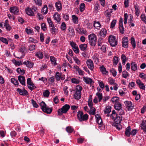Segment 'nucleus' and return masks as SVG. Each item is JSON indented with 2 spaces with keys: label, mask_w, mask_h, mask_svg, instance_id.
<instances>
[{
  "label": "nucleus",
  "mask_w": 146,
  "mask_h": 146,
  "mask_svg": "<svg viewBox=\"0 0 146 146\" xmlns=\"http://www.w3.org/2000/svg\"><path fill=\"white\" fill-rule=\"evenodd\" d=\"M61 29L63 31L66 29V25L64 22L62 23L61 26Z\"/></svg>",
  "instance_id": "nucleus-64"
},
{
  "label": "nucleus",
  "mask_w": 146,
  "mask_h": 146,
  "mask_svg": "<svg viewBox=\"0 0 146 146\" xmlns=\"http://www.w3.org/2000/svg\"><path fill=\"white\" fill-rule=\"evenodd\" d=\"M108 82L111 85H117V84L115 82V80L111 78H109L108 79Z\"/></svg>",
  "instance_id": "nucleus-36"
},
{
  "label": "nucleus",
  "mask_w": 146,
  "mask_h": 146,
  "mask_svg": "<svg viewBox=\"0 0 146 146\" xmlns=\"http://www.w3.org/2000/svg\"><path fill=\"white\" fill-rule=\"evenodd\" d=\"M121 57L122 64L124 65L125 64L126 61H127L126 56L124 54H122L121 56Z\"/></svg>",
  "instance_id": "nucleus-41"
},
{
  "label": "nucleus",
  "mask_w": 146,
  "mask_h": 146,
  "mask_svg": "<svg viewBox=\"0 0 146 146\" xmlns=\"http://www.w3.org/2000/svg\"><path fill=\"white\" fill-rule=\"evenodd\" d=\"M23 64L26 65L27 67L30 68L33 67L34 64L33 63L29 61L27 62H24Z\"/></svg>",
  "instance_id": "nucleus-24"
},
{
  "label": "nucleus",
  "mask_w": 146,
  "mask_h": 146,
  "mask_svg": "<svg viewBox=\"0 0 146 146\" xmlns=\"http://www.w3.org/2000/svg\"><path fill=\"white\" fill-rule=\"evenodd\" d=\"M17 72L21 75L25 73V70H21L20 68H18L17 69Z\"/></svg>",
  "instance_id": "nucleus-46"
},
{
  "label": "nucleus",
  "mask_w": 146,
  "mask_h": 146,
  "mask_svg": "<svg viewBox=\"0 0 146 146\" xmlns=\"http://www.w3.org/2000/svg\"><path fill=\"white\" fill-rule=\"evenodd\" d=\"M106 34L107 30L104 29H102L99 33L100 35L102 37H105Z\"/></svg>",
  "instance_id": "nucleus-19"
},
{
  "label": "nucleus",
  "mask_w": 146,
  "mask_h": 146,
  "mask_svg": "<svg viewBox=\"0 0 146 146\" xmlns=\"http://www.w3.org/2000/svg\"><path fill=\"white\" fill-rule=\"evenodd\" d=\"M88 40L90 44L92 46H95L96 43L97 37L94 33H92L88 35Z\"/></svg>",
  "instance_id": "nucleus-4"
},
{
  "label": "nucleus",
  "mask_w": 146,
  "mask_h": 146,
  "mask_svg": "<svg viewBox=\"0 0 146 146\" xmlns=\"http://www.w3.org/2000/svg\"><path fill=\"white\" fill-rule=\"evenodd\" d=\"M11 82L15 85H18L19 84V82L17 80L15 79L14 78H11Z\"/></svg>",
  "instance_id": "nucleus-44"
},
{
  "label": "nucleus",
  "mask_w": 146,
  "mask_h": 146,
  "mask_svg": "<svg viewBox=\"0 0 146 146\" xmlns=\"http://www.w3.org/2000/svg\"><path fill=\"white\" fill-rule=\"evenodd\" d=\"M140 17L142 21L146 24V17L145 15L142 14L140 16Z\"/></svg>",
  "instance_id": "nucleus-50"
},
{
  "label": "nucleus",
  "mask_w": 146,
  "mask_h": 146,
  "mask_svg": "<svg viewBox=\"0 0 146 146\" xmlns=\"http://www.w3.org/2000/svg\"><path fill=\"white\" fill-rule=\"evenodd\" d=\"M140 126L141 127V129L146 132V120H142Z\"/></svg>",
  "instance_id": "nucleus-17"
},
{
  "label": "nucleus",
  "mask_w": 146,
  "mask_h": 146,
  "mask_svg": "<svg viewBox=\"0 0 146 146\" xmlns=\"http://www.w3.org/2000/svg\"><path fill=\"white\" fill-rule=\"evenodd\" d=\"M131 69L134 71H135L137 69V65L133 62L131 63Z\"/></svg>",
  "instance_id": "nucleus-25"
},
{
  "label": "nucleus",
  "mask_w": 146,
  "mask_h": 146,
  "mask_svg": "<svg viewBox=\"0 0 146 146\" xmlns=\"http://www.w3.org/2000/svg\"><path fill=\"white\" fill-rule=\"evenodd\" d=\"M124 103L128 110H131L133 108L134 106L131 101H125Z\"/></svg>",
  "instance_id": "nucleus-11"
},
{
  "label": "nucleus",
  "mask_w": 146,
  "mask_h": 146,
  "mask_svg": "<svg viewBox=\"0 0 146 146\" xmlns=\"http://www.w3.org/2000/svg\"><path fill=\"white\" fill-rule=\"evenodd\" d=\"M114 107L115 109L117 110L121 108V105L119 102L115 104Z\"/></svg>",
  "instance_id": "nucleus-34"
},
{
  "label": "nucleus",
  "mask_w": 146,
  "mask_h": 146,
  "mask_svg": "<svg viewBox=\"0 0 146 146\" xmlns=\"http://www.w3.org/2000/svg\"><path fill=\"white\" fill-rule=\"evenodd\" d=\"M66 130L68 133H70L72 132L74 129L71 126H68L66 127Z\"/></svg>",
  "instance_id": "nucleus-39"
},
{
  "label": "nucleus",
  "mask_w": 146,
  "mask_h": 146,
  "mask_svg": "<svg viewBox=\"0 0 146 146\" xmlns=\"http://www.w3.org/2000/svg\"><path fill=\"white\" fill-rule=\"evenodd\" d=\"M130 19L128 22V23L129 25H131V26L132 27H133L134 26V24L133 23V20L132 19V18H133V16L131 15H130Z\"/></svg>",
  "instance_id": "nucleus-43"
},
{
  "label": "nucleus",
  "mask_w": 146,
  "mask_h": 146,
  "mask_svg": "<svg viewBox=\"0 0 146 146\" xmlns=\"http://www.w3.org/2000/svg\"><path fill=\"white\" fill-rule=\"evenodd\" d=\"M88 105L90 109L93 108V104L92 98H90L88 100Z\"/></svg>",
  "instance_id": "nucleus-47"
},
{
  "label": "nucleus",
  "mask_w": 146,
  "mask_h": 146,
  "mask_svg": "<svg viewBox=\"0 0 146 146\" xmlns=\"http://www.w3.org/2000/svg\"><path fill=\"white\" fill-rule=\"evenodd\" d=\"M108 41L112 46H115L117 44V40L116 39V37L113 35H110L109 36Z\"/></svg>",
  "instance_id": "nucleus-7"
},
{
  "label": "nucleus",
  "mask_w": 146,
  "mask_h": 146,
  "mask_svg": "<svg viewBox=\"0 0 146 146\" xmlns=\"http://www.w3.org/2000/svg\"><path fill=\"white\" fill-rule=\"evenodd\" d=\"M72 17L73 22L74 24L77 23L78 22V18L75 15H72Z\"/></svg>",
  "instance_id": "nucleus-32"
},
{
  "label": "nucleus",
  "mask_w": 146,
  "mask_h": 146,
  "mask_svg": "<svg viewBox=\"0 0 146 146\" xmlns=\"http://www.w3.org/2000/svg\"><path fill=\"white\" fill-rule=\"evenodd\" d=\"M111 117L114 120L115 123H120L122 120V116H119L116 113L115 111L114 110L112 111Z\"/></svg>",
  "instance_id": "nucleus-3"
},
{
  "label": "nucleus",
  "mask_w": 146,
  "mask_h": 146,
  "mask_svg": "<svg viewBox=\"0 0 146 146\" xmlns=\"http://www.w3.org/2000/svg\"><path fill=\"white\" fill-rule=\"evenodd\" d=\"M82 89V87L81 86L79 85L76 86V90H74L75 92L74 95V98L75 99L78 100L81 98V91Z\"/></svg>",
  "instance_id": "nucleus-1"
},
{
  "label": "nucleus",
  "mask_w": 146,
  "mask_h": 146,
  "mask_svg": "<svg viewBox=\"0 0 146 146\" xmlns=\"http://www.w3.org/2000/svg\"><path fill=\"white\" fill-rule=\"evenodd\" d=\"M41 12L44 14H46L48 12V9L46 5H45L41 10Z\"/></svg>",
  "instance_id": "nucleus-45"
},
{
  "label": "nucleus",
  "mask_w": 146,
  "mask_h": 146,
  "mask_svg": "<svg viewBox=\"0 0 146 146\" xmlns=\"http://www.w3.org/2000/svg\"><path fill=\"white\" fill-rule=\"evenodd\" d=\"M70 108L69 105L66 104L61 109H58V114L59 115H62L63 113L67 112Z\"/></svg>",
  "instance_id": "nucleus-6"
},
{
  "label": "nucleus",
  "mask_w": 146,
  "mask_h": 146,
  "mask_svg": "<svg viewBox=\"0 0 146 146\" xmlns=\"http://www.w3.org/2000/svg\"><path fill=\"white\" fill-rule=\"evenodd\" d=\"M18 79L20 83L23 85H25V78L22 76H19L18 77Z\"/></svg>",
  "instance_id": "nucleus-18"
},
{
  "label": "nucleus",
  "mask_w": 146,
  "mask_h": 146,
  "mask_svg": "<svg viewBox=\"0 0 146 146\" xmlns=\"http://www.w3.org/2000/svg\"><path fill=\"white\" fill-rule=\"evenodd\" d=\"M10 9V12L13 13L15 14L19 11L18 9L16 7H11Z\"/></svg>",
  "instance_id": "nucleus-23"
},
{
  "label": "nucleus",
  "mask_w": 146,
  "mask_h": 146,
  "mask_svg": "<svg viewBox=\"0 0 146 146\" xmlns=\"http://www.w3.org/2000/svg\"><path fill=\"white\" fill-rule=\"evenodd\" d=\"M68 87L67 86H65L63 88V91L64 92V93L65 95H68V91L67 90Z\"/></svg>",
  "instance_id": "nucleus-61"
},
{
  "label": "nucleus",
  "mask_w": 146,
  "mask_h": 146,
  "mask_svg": "<svg viewBox=\"0 0 146 146\" xmlns=\"http://www.w3.org/2000/svg\"><path fill=\"white\" fill-rule=\"evenodd\" d=\"M85 4L84 3H81L80 5V11H83L84 9Z\"/></svg>",
  "instance_id": "nucleus-63"
},
{
  "label": "nucleus",
  "mask_w": 146,
  "mask_h": 146,
  "mask_svg": "<svg viewBox=\"0 0 146 146\" xmlns=\"http://www.w3.org/2000/svg\"><path fill=\"white\" fill-rule=\"evenodd\" d=\"M84 80L88 84H91L93 82L91 78L88 77H84Z\"/></svg>",
  "instance_id": "nucleus-26"
},
{
  "label": "nucleus",
  "mask_w": 146,
  "mask_h": 146,
  "mask_svg": "<svg viewBox=\"0 0 146 146\" xmlns=\"http://www.w3.org/2000/svg\"><path fill=\"white\" fill-rule=\"evenodd\" d=\"M80 48L82 51H85L86 50L87 45L86 44H80Z\"/></svg>",
  "instance_id": "nucleus-30"
},
{
  "label": "nucleus",
  "mask_w": 146,
  "mask_h": 146,
  "mask_svg": "<svg viewBox=\"0 0 146 146\" xmlns=\"http://www.w3.org/2000/svg\"><path fill=\"white\" fill-rule=\"evenodd\" d=\"M69 31V35L71 37L74 36L75 35L74 29L72 28L69 27L68 29Z\"/></svg>",
  "instance_id": "nucleus-27"
},
{
  "label": "nucleus",
  "mask_w": 146,
  "mask_h": 146,
  "mask_svg": "<svg viewBox=\"0 0 146 146\" xmlns=\"http://www.w3.org/2000/svg\"><path fill=\"white\" fill-rule=\"evenodd\" d=\"M111 107L109 106H108L106 107L104 112L106 114L109 113L111 111Z\"/></svg>",
  "instance_id": "nucleus-37"
},
{
  "label": "nucleus",
  "mask_w": 146,
  "mask_h": 146,
  "mask_svg": "<svg viewBox=\"0 0 146 146\" xmlns=\"http://www.w3.org/2000/svg\"><path fill=\"white\" fill-rule=\"evenodd\" d=\"M120 123H113V125L118 130L120 129L121 128V126L120 124Z\"/></svg>",
  "instance_id": "nucleus-49"
},
{
  "label": "nucleus",
  "mask_w": 146,
  "mask_h": 146,
  "mask_svg": "<svg viewBox=\"0 0 146 146\" xmlns=\"http://www.w3.org/2000/svg\"><path fill=\"white\" fill-rule=\"evenodd\" d=\"M47 20L50 27L54 26L53 22L50 18H48Z\"/></svg>",
  "instance_id": "nucleus-53"
},
{
  "label": "nucleus",
  "mask_w": 146,
  "mask_h": 146,
  "mask_svg": "<svg viewBox=\"0 0 146 146\" xmlns=\"http://www.w3.org/2000/svg\"><path fill=\"white\" fill-rule=\"evenodd\" d=\"M134 7L135 9V15L138 17L139 15L140 11L139 9L138 6L137 5H134Z\"/></svg>",
  "instance_id": "nucleus-35"
},
{
  "label": "nucleus",
  "mask_w": 146,
  "mask_h": 146,
  "mask_svg": "<svg viewBox=\"0 0 146 146\" xmlns=\"http://www.w3.org/2000/svg\"><path fill=\"white\" fill-rule=\"evenodd\" d=\"M131 44L133 46V48H135L136 46V43L134 38L132 37H131Z\"/></svg>",
  "instance_id": "nucleus-40"
},
{
  "label": "nucleus",
  "mask_w": 146,
  "mask_h": 146,
  "mask_svg": "<svg viewBox=\"0 0 146 146\" xmlns=\"http://www.w3.org/2000/svg\"><path fill=\"white\" fill-rule=\"evenodd\" d=\"M32 103L33 107L35 108H37L38 106L36 102L33 99L31 100Z\"/></svg>",
  "instance_id": "nucleus-57"
},
{
  "label": "nucleus",
  "mask_w": 146,
  "mask_h": 146,
  "mask_svg": "<svg viewBox=\"0 0 146 146\" xmlns=\"http://www.w3.org/2000/svg\"><path fill=\"white\" fill-rule=\"evenodd\" d=\"M96 95L98 96L99 102H100L102 99V94L101 93L98 92L96 94Z\"/></svg>",
  "instance_id": "nucleus-48"
},
{
  "label": "nucleus",
  "mask_w": 146,
  "mask_h": 146,
  "mask_svg": "<svg viewBox=\"0 0 146 146\" xmlns=\"http://www.w3.org/2000/svg\"><path fill=\"white\" fill-rule=\"evenodd\" d=\"M128 40L127 37L124 36L122 39V46L123 47L127 48L128 47Z\"/></svg>",
  "instance_id": "nucleus-8"
},
{
  "label": "nucleus",
  "mask_w": 146,
  "mask_h": 146,
  "mask_svg": "<svg viewBox=\"0 0 146 146\" xmlns=\"http://www.w3.org/2000/svg\"><path fill=\"white\" fill-rule=\"evenodd\" d=\"M136 83L139 85V88L141 89L145 90V86L140 80L138 79L136 80Z\"/></svg>",
  "instance_id": "nucleus-15"
},
{
  "label": "nucleus",
  "mask_w": 146,
  "mask_h": 146,
  "mask_svg": "<svg viewBox=\"0 0 146 146\" xmlns=\"http://www.w3.org/2000/svg\"><path fill=\"white\" fill-rule=\"evenodd\" d=\"M123 19L121 17L119 21V29L120 32L122 34L124 33V29L123 25Z\"/></svg>",
  "instance_id": "nucleus-12"
},
{
  "label": "nucleus",
  "mask_w": 146,
  "mask_h": 146,
  "mask_svg": "<svg viewBox=\"0 0 146 146\" xmlns=\"http://www.w3.org/2000/svg\"><path fill=\"white\" fill-rule=\"evenodd\" d=\"M55 4L58 11H59L61 10L62 7L61 2L60 1H58L56 2Z\"/></svg>",
  "instance_id": "nucleus-20"
},
{
  "label": "nucleus",
  "mask_w": 146,
  "mask_h": 146,
  "mask_svg": "<svg viewBox=\"0 0 146 146\" xmlns=\"http://www.w3.org/2000/svg\"><path fill=\"white\" fill-rule=\"evenodd\" d=\"M110 72L112 74L113 76L115 77L116 76L117 72L113 68H112L110 70Z\"/></svg>",
  "instance_id": "nucleus-58"
},
{
  "label": "nucleus",
  "mask_w": 146,
  "mask_h": 146,
  "mask_svg": "<svg viewBox=\"0 0 146 146\" xmlns=\"http://www.w3.org/2000/svg\"><path fill=\"white\" fill-rule=\"evenodd\" d=\"M77 117L80 122H82L86 121L88 119V115L87 114H84L82 111H80L77 112Z\"/></svg>",
  "instance_id": "nucleus-2"
},
{
  "label": "nucleus",
  "mask_w": 146,
  "mask_h": 146,
  "mask_svg": "<svg viewBox=\"0 0 146 146\" xmlns=\"http://www.w3.org/2000/svg\"><path fill=\"white\" fill-rule=\"evenodd\" d=\"M131 129L130 128V127L129 126L127 127L125 131V133L126 135L127 136V137H129L130 136L131 133Z\"/></svg>",
  "instance_id": "nucleus-28"
},
{
  "label": "nucleus",
  "mask_w": 146,
  "mask_h": 146,
  "mask_svg": "<svg viewBox=\"0 0 146 146\" xmlns=\"http://www.w3.org/2000/svg\"><path fill=\"white\" fill-rule=\"evenodd\" d=\"M116 23V21L115 20H114L112 21L111 23V28H113L115 26Z\"/></svg>",
  "instance_id": "nucleus-60"
},
{
  "label": "nucleus",
  "mask_w": 146,
  "mask_h": 146,
  "mask_svg": "<svg viewBox=\"0 0 146 146\" xmlns=\"http://www.w3.org/2000/svg\"><path fill=\"white\" fill-rule=\"evenodd\" d=\"M35 56L40 59H42L43 57V53L40 51L37 52L35 54Z\"/></svg>",
  "instance_id": "nucleus-29"
},
{
  "label": "nucleus",
  "mask_w": 146,
  "mask_h": 146,
  "mask_svg": "<svg viewBox=\"0 0 146 146\" xmlns=\"http://www.w3.org/2000/svg\"><path fill=\"white\" fill-rule=\"evenodd\" d=\"M35 3L38 6H41L42 4V0H33Z\"/></svg>",
  "instance_id": "nucleus-54"
},
{
  "label": "nucleus",
  "mask_w": 146,
  "mask_h": 146,
  "mask_svg": "<svg viewBox=\"0 0 146 146\" xmlns=\"http://www.w3.org/2000/svg\"><path fill=\"white\" fill-rule=\"evenodd\" d=\"M111 101L115 103V104L117 103L119 101V98L117 97H113L111 98Z\"/></svg>",
  "instance_id": "nucleus-38"
},
{
  "label": "nucleus",
  "mask_w": 146,
  "mask_h": 146,
  "mask_svg": "<svg viewBox=\"0 0 146 146\" xmlns=\"http://www.w3.org/2000/svg\"><path fill=\"white\" fill-rule=\"evenodd\" d=\"M70 44L72 47V49L74 52L76 53L79 52V50L77 45L73 41H71L70 42Z\"/></svg>",
  "instance_id": "nucleus-9"
},
{
  "label": "nucleus",
  "mask_w": 146,
  "mask_h": 146,
  "mask_svg": "<svg viewBox=\"0 0 146 146\" xmlns=\"http://www.w3.org/2000/svg\"><path fill=\"white\" fill-rule=\"evenodd\" d=\"M96 118V121L99 125V127H102L103 125V123L101 119L98 114L95 115Z\"/></svg>",
  "instance_id": "nucleus-16"
},
{
  "label": "nucleus",
  "mask_w": 146,
  "mask_h": 146,
  "mask_svg": "<svg viewBox=\"0 0 146 146\" xmlns=\"http://www.w3.org/2000/svg\"><path fill=\"white\" fill-rule=\"evenodd\" d=\"M51 27H52L50 29V31L51 33L53 34H55L56 31L57 30L56 29L54 26Z\"/></svg>",
  "instance_id": "nucleus-52"
},
{
  "label": "nucleus",
  "mask_w": 146,
  "mask_h": 146,
  "mask_svg": "<svg viewBox=\"0 0 146 146\" xmlns=\"http://www.w3.org/2000/svg\"><path fill=\"white\" fill-rule=\"evenodd\" d=\"M86 63L88 68L91 71L93 70L94 68L93 61L91 59H89L87 60Z\"/></svg>",
  "instance_id": "nucleus-10"
},
{
  "label": "nucleus",
  "mask_w": 146,
  "mask_h": 146,
  "mask_svg": "<svg viewBox=\"0 0 146 146\" xmlns=\"http://www.w3.org/2000/svg\"><path fill=\"white\" fill-rule=\"evenodd\" d=\"M41 28L44 31H45L46 30V24L44 23H43L41 24Z\"/></svg>",
  "instance_id": "nucleus-62"
},
{
  "label": "nucleus",
  "mask_w": 146,
  "mask_h": 146,
  "mask_svg": "<svg viewBox=\"0 0 146 146\" xmlns=\"http://www.w3.org/2000/svg\"><path fill=\"white\" fill-rule=\"evenodd\" d=\"M25 11L26 13L30 16H33L35 15L34 13L29 7H27L25 9Z\"/></svg>",
  "instance_id": "nucleus-13"
},
{
  "label": "nucleus",
  "mask_w": 146,
  "mask_h": 146,
  "mask_svg": "<svg viewBox=\"0 0 146 146\" xmlns=\"http://www.w3.org/2000/svg\"><path fill=\"white\" fill-rule=\"evenodd\" d=\"M99 68L101 72L103 74H106L108 73V71L106 70V68L103 65L100 66Z\"/></svg>",
  "instance_id": "nucleus-22"
},
{
  "label": "nucleus",
  "mask_w": 146,
  "mask_h": 146,
  "mask_svg": "<svg viewBox=\"0 0 146 146\" xmlns=\"http://www.w3.org/2000/svg\"><path fill=\"white\" fill-rule=\"evenodd\" d=\"M40 105L41 107V109L44 112L49 114L52 112V109L48 107L44 102L42 101Z\"/></svg>",
  "instance_id": "nucleus-5"
},
{
  "label": "nucleus",
  "mask_w": 146,
  "mask_h": 146,
  "mask_svg": "<svg viewBox=\"0 0 146 146\" xmlns=\"http://www.w3.org/2000/svg\"><path fill=\"white\" fill-rule=\"evenodd\" d=\"M113 65L116 66L119 62V58L116 56H114L113 60Z\"/></svg>",
  "instance_id": "nucleus-31"
},
{
  "label": "nucleus",
  "mask_w": 146,
  "mask_h": 146,
  "mask_svg": "<svg viewBox=\"0 0 146 146\" xmlns=\"http://www.w3.org/2000/svg\"><path fill=\"white\" fill-rule=\"evenodd\" d=\"M12 61L13 63L16 65L19 66V65L22 64V63L21 62L17 61L15 60H13Z\"/></svg>",
  "instance_id": "nucleus-56"
},
{
  "label": "nucleus",
  "mask_w": 146,
  "mask_h": 146,
  "mask_svg": "<svg viewBox=\"0 0 146 146\" xmlns=\"http://www.w3.org/2000/svg\"><path fill=\"white\" fill-rule=\"evenodd\" d=\"M50 59L51 62L52 64H54V65H56V60L55 58L53 56H50Z\"/></svg>",
  "instance_id": "nucleus-42"
},
{
  "label": "nucleus",
  "mask_w": 146,
  "mask_h": 146,
  "mask_svg": "<svg viewBox=\"0 0 146 146\" xmlns=\"http://www.w3.org/2000/svg\"><path fill=\"white\" fill-rule=\"evenodd\" d=\"M54 19L58 22L60 23L61 18L60 17V15L58 13H56L54 14L53 16Z\"/></svg>",
  "instance_id": "nucleus-21"
},
{
  "label": "nucleus",
  "mask_w": 146,
  "mask_h": 146,
  "mask_svg": "<svg viewBox=\"0 0 146 146\" xmlns=\"http://www.w3.org/2000/svg\"><path fill=\"white\" fill-rule=\"evenodd\" d=\"M17 91L19 92L20 95L26 96L28 94L27 92L24 89L22 90L19 88H18L17 90Z\"/></svg>",
  "instance_id": "nucleus-14"
},
{
  "label": "nucleus",
  "mask_w": 146,
  "mask_h": 146,
  "mask_svg": "<svg viewBox=\"0 0 146 146\" xmlns=\"http://www.w3.org/2000/svg\"><path fill=\"white\" fill-rule=\"evenodd\" d=\"M128 75V73L126 71H125L123 72L122 76L123 78H126Z\"/></svg>",
  "instance_id": "nucleus-55"
},
{
  "label": "nucleus",
  "mask_w": 146,
  "mask_h": 146,
  "mask_svg": "<svg viewBox=\"0 0 146 146\" xmlns=\"http://www.w3.org/2000/svg\"><path fill=\"white\" fill-rule=\"evenodd\" d=\"M32 84V85H28L29 88L31 91L33 90L34 89L36 88V87L34 84Z\"/></svg>",
  "instance_id": "nucleus-59"
},
{
  "label": "nucleus",
  "mask_w": 146,
  "mask_h": 146,
  "mask_svg": "<svg viewBox=\"0 0 146 146\" xmlns=\"http://www.w3.org/2000/svg\"><path fill=\"white\" fill-rule=\"evenodd\" d=\"M94 26L96 28H97V27H100L101 26V25L99 22L95 21L94 22Z\"/></svg>",
  "instance_id": "nucleus-51"
},
{
  "label": "nucleus",
  "mask_w": 146,
  "mask_h": 146,
  "mask_svg": "<svg viewBox=\"0 0 146 146\" xmlns=\"http://www.w3.org/2000/svg\"><path fill=\"white\" fill-rule=\"evenodd\" d=\"M9 40L10 39L9 38L8 40L5 38L3 37H0V40L6 44H8V41H9Z\"/></svg>",
  "instance_id": "nucleus-33"
}]
</instances>
